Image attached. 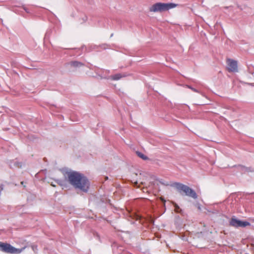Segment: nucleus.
<instances>
[{
    "mask_svg": "<svg viewBox=\"0 0 254 254\" xmlns=\"http://www.w3.org/2000/svg\"><path fill=\"white\" fill-rule=\"evenodd\" d=\"M191 90L195 91V90L192 88H191Z\"/></svg>",
    "mask_w": 254,
    "mask_h": 254,
    "instance_id": "nucleus-13",
    "label": "nucleus"
},
{
    "mask_svg": "<svg viewBox=\"0 0 254 254\" xmlns=\"http://www.w3.org/2000/svg\"><path fill=\"white\" fill-rule=\"evenodd\" d=\"M25 248V247L21 249H17L9 244L0 242V251L5 253L18 254L23 252Z\"/></svg>",
    "mask_w": 254,
    "mask_h": 254,
    "instance_id": "nucleus-3",
    "label": "nucleus"
},
{
    "mask_svg": "<svg viewBox=\"0 0 254 254\" xmlns=\"http://www.w3.org/2000/svg\"><path fill=\"white\" fill-rule=\"evenodd\" d=\"M227 64V69L229 72H237L238 71V65L237 62L228 59L226 61Z\"/></svg>",
    "mask_w": 254,
    "mask_h": 254,
    "instance_id": "nucleus-7",
    "label": "nucleus"
},
{
    "mask_svg": "<svg viewBox=\"0 0 254 254\" xmlns=\"http://www.w3.org/2000/svg\"><path fill=\"white\" fill-rule=\"evenodd\" d=\"M191 197L194 199V201H192L191 203L197 208L198 210H201V203L202 200L201 197L196 194V193L191 190Z\"/></svg>",
    "mask_w": 254,
    "mask_h": 254,
    "instance_id": "nucleus-5",
    "label": "nucleus"
},
{
    "mask_svg": "<svg viewBox=\"0 0 254 254\" xmlns=\"http://www.w3.org/2000/svg\"><path fill=\"white\" fill-rule=\"evenodd\" d=\"M66 177L69 183L74 188L87 192L89 187V182L82 174L76 172H66Z\"/></svg>",
    "mask_w": 254,
    "mask_h": 254,
    "instance_id": "nucleus-1",
    "label": "nucleus"
},
{
    "mask_svg": "<svg viewBox=\"0 0 254 254\" xmlns=\"http://www.w3.org/2000/svg\"><path fill=\"white\" fill-rule=\"evenodd\" d=\"M137 155L140 157V158L142 159L143 160H146L148 159L147 157L146 156H145V155H144L143 153H142L141 152H138V151H137L136 152Z\"/></svg>",
    "mask_w": 254,
    "mask_h": 254,
    "instance_id": "nucleus-8",
    "label": "nucleus"
},
{
    "mask_svg": "<svg viewBox=\"0 0 254 254\" xmlns=\"http://www.w3.org/2000/svg\"><path fill=\"white\" fill-rule=\"evenodd\" d=\"M124 76H125V75H124ZM122 77H123V75H121V74L120 73H118V74H115L114 75H113L111 77V78L113 79V80H119L120 79V78H121Z\"/></svg>",
    "mask_w": 254,
    "mask_h": 254,
    "instance_id": "nucleus-10",
    "label": "nucleus"
},
{
    "mask_svg": "<svg viewBox=\"0 0 254 254\" xmlns=\"http://www.w3.org/2000/svg\"><path fill=\"white\" fill-rule=\"evenodd\" d=\"M177 6V4L173 3L157 2L149 8V11L153 12H162L175 8Z\"/></svg>",
    "mask_w": 254,
    "mask_h": 254,
    "instance_id": "nucleus-2",
    "label": "nucleus"
},
{
    "mask_svg": "<svg viewBox=\"0 0 254 254\" xmlns=\"http://www.w3.org/2000/svg\"><path fill=\"white\" fill-rule=\"evenodd\" d=\"M70 64L71 66L74 67L80 66L83 65V64L80 62L77 61H73L70 63Z\"/></svg>",
    "mask_w": 254,
    "mask_h": 254,
    "instance_id": "nucleus-9",
    "label": "nucleus"
},
{
    "mask_svg": "<svg viewBox=\"0 0 254 254\" xmlns=\"http://www.w3.org/2000/svg\"><path fill=\"white\" fill-rule=\"evenodd\" d=\"M139 176H142V174H141V173H140V174H139Z\"/></svg>",
    "mask_w": 254,
    "mask_h": 254,
    "instance_id": "nucleus-14",
    "label": "nucleus"
},
{
    "mask_svg": "<svg viewBox=\"0 0 254 254\" xmlns=\"http://www.w3.org/2000/svg\"><path fill=\"white\" fill-rule=\"evenodd\" d=\"M175 186L179 192L182 195H189L190 193V189L185 185L177 183Z\"/></svg>",
    "mask_w": 254,
    "mask_h": 254,
    "instance_id": "nucleus-6",
    "label": "nucleus"
},
{
    "mask_svg": "<svg viewBox=\"0 0 254 254\" xmlns=\"http://www.w3.org/2000/svg\"><path fill=\"white\" fill-rule=\"evenodd\" d=\"M160 199H161V200L162 201H163V202L165 201V200L164 199V198H163L161 197V198H160Z\"/></svg>",
    "mask_w": 254,
    "mask_h": 254,
    "instance_id": "nucleus-12",
    "label": "nucleus"
},
{
    "mask_svg": "<svg viewBox=\"0 0 254 254\" xmlns=\"http://www.w3.org/2000/svg\"><path fill=\"white\" fill-rule=\"evenodd\" d=\"M251 224L247 221H242L236 218H232L230 221V225L235 227H245Z\"/></svg>",
    "mask_w": 254,
    "mask_h": 254,
    "instance_id": "nucleus-4",
    "label": "nucleus"
},
{
    "mask_svg": "<svg viewBox=\"0 0 254 254\" xmlns=\"http://www.w3.org/2000/svg\"><path fill=\"white\" fill-rule=\"evenodd\" d=\"M144 179L141 180L140 178L134 181V183L135 186H137L138 184L143 185L144 184Z\"/></svg>",
    "mask_w": 254,
    "mask_h": 254,
    "instance_id": "nucleus-11",
    "label": "nucleus"
}]
</instances>
